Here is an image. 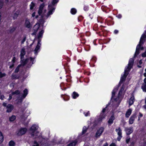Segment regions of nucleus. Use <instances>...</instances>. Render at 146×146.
I'll return each mask as SVG.
<instances>
[{
    "label": "nucleus",
    "mask_w": 146,
    "mask_h": 146,
    "mask_svg": "<svg viewBox=\"0 0 146 146\" xmlns=\"http://www.w3.org/2000/svg\"><path fill=\"white\" fill-rule=\"evenodd\" d=\"M7 109L6 111L7 112H10L13 109L14 107L12 105L9 104L7 106Z\"/></svg>",
    "instance_id": "dca6fc26"
},
{
    "label": "nucleus",
    "mask_w": 146,
    "mask_h": 146,
    "mask_svg": "<svg viewBox=\"0 0 146 146\" xmlns=\"http://www.w3.org/2000/svg\"><path fill=\"white\" fill-rule=\"evenodd\" d=\"M54 142L53 143V144H52V145H54V144H55V143H60V142H59V143L57 142V141H56V140H55V141H54Z\"/></svg>",
    "instance_id": "5fc2aeb1"
},
{
    "label": "nucleus",
    "mask_w": 146,
    "mask_h": 146,
    "mask_svg": "<svg viewBox=\"0 0 146 146\" xmlns=\"http://www.w3.org/2000/svg\"><path fill=\"white\" fill-rule=\"evenodd\" d=\"M73 98L74 99H75L76 97H78L79 96L78 94L76 93V92H73L72 95Z\"/></svg>",
    "instance_id": "a878e982"
},
{
    "label": "nucleus",
    "mask_w": 146,
    "mask_h": 146,
    "mask_svg": "<svg viewBox=\"0 0 146 146\" xmlns=\"http://www.w3.org/2000/svg\"><path fill=\"white\" fill-rule=\"evenodd\" d=\"M59 0H53L52 1V4L53 5H54Z\"/></svg>",
    "instance_id": "ea45409f"
},
{
    "label": "nucleus",
    "mask_w": 146,
    "mask_h": 146,
    "mask_svg": "<svg viewBox=\"0 0 146 146\" xmlns=\"http://www.w3.org/2000/svg\"><path fill=\"white\" fill-rule=\"evenodd\" d=\"M105 117V115H102L98 119V121L99 122L101 121L102 119L104 118Z\"/></svg>",
    "instance_id": "473e14b6"
},
{
    "label": "nucleus",
    "mask_w": 146,
    "mask_h": 146,
    "mask_svg": "<svg viewBox=\"0 0 146 146\" xmlns=\"http://www.w3.org/2000/svg\"><path fill=\"white\" fill-rule=\"evenodd\" d=\"M131 110L130 109H129L126 113V117H128L131 115Z\"/></svg>",
    "instance_id": "b1692460"
},
{
    "label": "nucleus",
    "mask_w": 146,
    "mask_h": 146,
    "mask_svg": "<svg viewBox=\"0 0 146 146\" xmlns=\"http://www.w3.org/2000/svg\"><path fill=\"white\" fill-rule=\"evenodd\" d=\"M134 62V60L133 58H131L129 61L128 64V66L127 68L125 69L124 71V74L123 76H122L121 79L119 84L122 83L124 81L128 74V72L132 68Z\"/></svg>",
    "instance_id": "f257e3e1"
},
{
    "label": "nucleus",
    "mask_w": 146,
    "mask_h": 146,
    "mask_svg": "<svg viewBox=\"0 0 146 146\" xmlns=\"http://www.w3.org/2000/svg\"><path fill=\"white\" fill-rule=\"evenodd\" d=\"M76 10L74 8L72 9L71 10V12L73 14H75L76 13Z\"/></svg>",
    "instance_id": "c9c22d12"
},
{
    "label": "nucleus",
    "mask_w": 146,
    "mask_h": 146,
    "mask_svg": "<svg viewBox=\"0 0 146 146\" xmlns=\"http://www.w3.org/2000/svg\"><path fill=\"white\" fill-rule=\"evenodd\" d=\"M141 88L143 91L146 92V84H143L141 86Z\"/></svg>",
    "instance_id": "cd10ccee"
},
{
    "label": "nucleus",
    "mask_w": 146,
    "mask_h": 146,
    "mask_svg": "<svg viewBox=\"0 0 146 146\" xmlns=\"http://www.w3.org/2000/svg\"><path fill=\"white\" fill-rule=\"evenodd\" d=\"M6 75V74L5 73H2L1 71H0V78H1L5 76Z\"/></svg>",
    "instance_id": "e433bc0d"
},
{
    "label": "nucleus",
    "mask_w": 146,
    "mask_h": 146,
    "mask_svg": "<svg viewBox=\"0 0 146 146\" xmlns=\"http://www.w3.org/2000/svg\"><path fill=\"white\" fill-rule=\"evenodd\" d=\"M135 142L134 141L132 142L130 145V146H134Z\"/></svg>",
    "instance_id": "603ef678"
},
{
    "label": "nucleus",
    "mask_w": 146,
    "mask_h": 146,
    "mask_svg": "<svg viewBox=\"0 0 146 146\" xmlns=\"http://www.w3.org/2000/svg\"><path fill=\"white\" fill-rule=\"evenodd\" d=\"M33 146H40V144L39 145L36 141H34L33 145Z\"/></svg>",
    "instance_id": "a19ab883"
},
{
    "label": "nucleus",
    "mask_w": 146,
    "mask_h": 146,
    "mask_svg": "<svg viewBox=\"0 0 146 146\" xmlns=\"http://www.w3.org/2000/svg\"><path fill=\"white\" fill-rule=\"evenodd\" d=\"M16 119V117L14 115H12L9 117V120L10 121H13Z\"/></svg>",
    "instance_id": "7c9ffc66"
},
{
    "label": "nucleus",
    "mask_w": 146,
    "mask_h": 146,
    "mask_svg": "<svg viewBox=\"0 0 146 146\" xmlns=\"http://www.w3.org/2000/svg\"><path fill=\"white\" fill-rule=\"evenodd\" d=\"M108 105H107L106 107V108H104V109H103V110H102V112L103 113H104L105 112V111H106V108L107 107H108Z\"/></svg>",
    "instance_id": "de8ad7c7"
},
{
    "label": "nucleus",
    "mask_w": 146,
    "mask_h": 146,
    "mask_svg": "<svg viewBox=\"0 0 146 146\" xmlns=\"http://www.w3.org/2000/svg\"><path fill=\"white\" fill-rule=\"evenodd\" d=\"M143 115L141 113H139V117L138 120H139L140 119V117H141Z\"/></svg>",
    "instance_id": "864d4df0"
},
{
    "label": "nucleus",
    "mask_w": 146,
    "mask_h": 146,
    "mask_svg": "<svg viewBox=\"0 0 146 146\" xmlns=\"http://www.w3.org/2000/svg\"><path fill=\"white\" fill-rule=\"evenodd\" d=\"M47 140L43 139L40 142V146H48Z\"/></svg>",
    "instance_id": "f8f14e48"
},
{
    "label": "nucleus",
    "mask_w": 146,
    "mask_h": 146,
    "mask_svg": "<svg viewBox=\"0 0 146 146\" xmlns=\"http://www.w3.org/2000/svg\"><path fill=\"white\" fill-rule=\"evenodd\" d=\"M44 3H42L40 5L39 8L38 13L39 15L41 16H45L46 15V12L47 10L44 8Z\"/></svg>",
    "instance_id": "7ed1b4c3"
},
{
    "label": "nucleus",
    "mask_w": 146,
    "mask_h": 146,
    "mask_svg": "<svg viewBox=\"0 0 146 146\" xmlns=\"http://www.w3.org/2000/svg\"><path fill=\"white\" fill-rule=\"evenodd\" d=\"M3 1L0 0V9L2 8L3 6Z\"/></svg>",
    "instance_id": "79ce46f5"
},
{
    "label": "nucleus",
    "mask_w": 146,
    "mask_h": 146,
    "mask_svg": "<svg viewBox=\"0 0 146 146\" xmlns=\"http://www.w3.org/2000/svg\"><path fill=\"white\" fill-rule=\"evenodd\" d=\"M26 53V52L25 50V49L24 48H22L21 51V59L22 60V59L24 58V56Z\"/></svg>",
    "instance_id": "a211bd4d"
},
{
    "label": "nucleus",
    "mask_w": 146,
    "mask_h": 146,
    "mask_svg": "<svg viewBox=\"0 0 146 146\" xmlns=\"http://www.w3.org/2000/svg\"><path fill=\"white\" fill-rule=\"evenodd\" d=\"M35 13H36L35 12H34L33 13V14H32V17H34L35 16Z\"/></svg>",
    "instance_id": "13d9d810"
},
{
    "label": "nucleus",
    "mask_w": 146,
    "mask_h": 146,
    "mask_svg": "<svg viewBox=\"0 0 146 146\" xmlns=\"http://www.w3.org/2000/svg\"><path fill=\"white\" fill-rule=\"evenodd\" d=\"M40 27V25L39 24H36L33 27L34 32L32 34L33 35H35L36 33Z\"/></svg>",
    "instance_id": "6e6552de"
},
{
    "label": "nucleus",
    "mask_w": 146,
    "mask_h": 146,
    "mask_svg": "<svg viewBox=\"0 0 146 146\" xmlns=\"http://www.w3.org/2000/svg\"><path fill=\"white\" fill-rule=\"evenodd\" d=\"M12 94L11 95V94H10L9 95V98L8 99V100H10L12 98Z\"/></svg>",
    "instance_id": "3c124183"
},
{
    "label": "nucleus",
    "mask_w": 146,
    "mask_h": 146,
    "mask_svg": "<svg viewBox=\"0 0 146 146\" xmlns=\"http://www.w3.org/2000/svg\"><path fill=\"white\" fill-rule=\"evenodd\" d=\"M134 101V97L133 96L131 97L129 99V105L131 106L133 104V103Z\"/></svg>",
    "instance_id": "412c9836"
},
{
    "label": "nucleus",
    "mask_w": 146,
    "mask_h": 146,
    "mask_svg": "<svg viewBox=\"0 0 146 146\" xmlns=\"http://www.w3.org/2000/svg\"><path fill=\"white\" fill-rule=\"evenodd\" d=\"M26 37L24 36L23 39L22 40V41H21V43L22 44H23L24 43V42L26 40Z\"/></svg>",
    "instance_id": "c03bdc74"
},
{
    "label": "nucleus",
    "mask_w": 146,
    "mask_h": 146,
    "mask_svg": "<svg viewBox=\"0 0 146 146\" xmlns=\"http://www.w3.org/2000/svg\"><path fill=\"white\" fill-rule=\"evenodd\" d=\"M125 131L127 135H129L133 131V127L126 128H125Z\"/></svg>",
    "instance_id": "2eb2a0df"
},
{
    "label": "nucleus",
    "mask_w": 146,
    "mask_h": 146,
    "mask_svg": "<svg viewBox=\"0 0 146 146\" xmlns=\"http://www.w3.org/2000/svg\"><path fill=\"white\" fill-rule=\"evenodd\" d=\"M15 59H16L15 57H14L13 58V59L12 60V61L13 62V63H14L15 62Z\"/></svg>",
    "instance_id": "6e6d98bb"
},
{
    "label": "nucleus",
    "mask_w": 146,
    "mask_h": 146,
    "mask_svg": "<svg viewBox=\"0 0 146 146\" xmlns=\"http://www.w3.org/2000/svg\"><path fill=\"white\" fill-rule=\"evenodd\" d=\"M130 138H129L126 139V141L127 143H128L130 141Z\"/></svg>",
    "instance_id": "8fccbe9b"
},
{
    "label": "nucleus",
    "mask_w": 146,
    "mask_h": 146,
    "mask_svg": "<svg viewBox=\"0 0 146 146\" xmlns=\"http://www.w3.org/2000/svg\"><path fill=\"white\" fill-rule=\"evenodd\" d=\"M115 131L117 132V134L118 135V137L117 138V139L119 141L121 138L122 137V132L121 130L120 127H119L118 129H115Z\"/></svg>",
    "instance_id": "1a4fd4ad"
},
{
    "label": "nucleus",
    "mask_w": 146,
    "mask_h": 146,
    "mask_svg": "<svg viewBox=\"0 0 146 146\" xmlns=\"http://www.w3.org/2000/svg\"><path fill=\"white\" fill-rule=\"evenodd\" d=\"M35 58H33L32 57H30V61L31 62H32V63L31 64V65L33 64V62L34 61V59H35Z\"/></svg>",
    "instance_id": "a18cd8bd"
},
{
    "label": "nucleus",
    "mask_w": 146,
    "mask_h": 146,
    "mask_svg": "<svg viewBox=\"0 0 146 146\" xmlns=\"http://www.w3.org/2000/svg\"><path fill=\"white\" fill-rule=\"evenodd\" d=\"M28 92V90L27 88L25 89L23 91V94L22 96L20 97V96H19L17 97V104L19 103H21L22 102L23 100L25 98L27 95Z\"/></svg>",
    "instance_id": "20e7f679"
},
{
    "label": "nucleus",
    "mask_w": 146,
    "mask_h": 146,
    "mask_svg": "<svg viewBox=\"0 0 146 146\" xmlns=\"http://www.w3.org/2000/svg\"><path fill=\"white\" fill-rule=\"evenodd\" d=\"M117 17L119 18H120L121 17V15H119L117 16Z\"/></svg>",
    "instance_id": "e2e57ef3"
},
{
    "label": "nucleus",
    "mask_w": 146,
    "mask_h": 146,
    "mask_svg": "<svg viewBox=\"0 0 146 146\" xmlns=\"http://www.w3.org/2000/svg\"><path fill=\"white\" fill-rule=\"evenodd\" d=\"M27 131V129L26 128H22L20 129L17 133V134L19 136L24 135L26 133Z\"/></svg>",
    "instance_id": "9d476101"
},
{
    "label": "nucleus",
    "mask_w": 146,
    "mask_h": 146,
    "mask_svg": "<svg viewBox=\"0 0 146 146\" xmlns=\"http://www.w3.org/2000/svg\"><path fill=\"white\" fill-rule=\"evenodd\" d=\"M4 98V96L3 95H2L0 96V99L2 100H3Z\"/></svg>",
    "instance_id": "09e8293b"
},
{
    "label": "nucleus",
    "mask_w": 146,
    "mask_h": 146,
    "mask_svg": "<svg viewBox=\"0 0 146 146\" xmlns=\"http://www.w3.org/2000/svg\"><path fill=\"white\" fill-rule=\"evenodd\" d=\"M77 141L76 140H75L74 141L70 143L68 145V146H74L77 143Z\"/></svg>",
    "instance_id": "bb28decb"
},
{
    "label": "nucleus",
    "mask_w": 146,
    "mask_h": 146,
    "mask_svg": "<svg viewBox=\"0 0 146 146\" xmlns=\"http://www.w3.org/2000/svg\"><path fill=\"white\" fill-rule=\"evenodd\" d=\"M139 63L140 64H142V60H140L139 62Z\"/></svg>",
    "instance_id": "69168bd1"
},
{
    "label": "nucleus",
    "mask_w": 146,
    "mask_h": 146,
    "mask_svg": "<svg viewBox=\"0 0 146 146\" xmlns=\"http://www.w3.org/2000/svg\"><path fill=\"white\" fill-rule=\"evenodd\" d=\"M19 11H17L15 13L13 16V18L14 19L17 18V17L18 16L19 14Z\"/></svg>",
    "instance_id": "393cba45"
},
{
    "label": "nucleus",
    "mask_w": 146,
    "mask_h": 146,
    "mask_svg": "<svg viewBox=\"0 0 146 146\" xmlns=\"http://www.w3.org/2000/svg\"><path fill=\"white\" fill-rule=\"evenodd\" d=\"M44 32V31L43 30H42L40 32H39L37 38L38 40H40V42H41V38L42 37V36Z\"/></svg>",
    "instance_id": "6ab92c4d"
},
{
    "label": "nucleus",
    "mask_w": 146,
    "mask_h": 146,
    "mask_svg": "<svg viewBox=\"0 0 146 146\" xmlns=\"http://www.w3.org/2000/svg\"><path fill=\"white\" fill-rule=\"evenodd\" d=\"M54 10L55 8H53L48 11L47 13V15L45 16H41L40 19L39 20V23L40 24L43 25L45 22V20L47 19L50 15L52 14V12Z\"/></svg>",
    "instance_id": "f03ea898"
},
{
    "label": "nucleus",
    "mask_w": 146,
    "mask_h": 146,
    "mask_svg": "<svg viewBox=\"0 0 146 146\" xmlns=\"http://www.w3.org/2000/svg\"><path fill=\"white\" fill-rule=\"evenodd\" d=\"M38 127L36 125H33L30 129V131L32 132L31 136L33 137L34 136L35 134L33 133L38 128Z\"/></svg>",
    "instance_id": "39448f33"
},
{
    "label": "nucleus",
    "mask_w": 146,
    "mask_h": 146,
    "mask_svg": "<svg viewBox=\"0 0 146 146\" xmlns=\"http://www.w3.org/2000/svg\"><path fill=\"white\" fill-rule=\"evenodd\" d=\"M29 60V58H27L24 60V58H23L22 60H21L22 62H21V64L20 65H21V66H24L27 63Z\"/></svg>",
    "instance_id": "f3484780"
},
{
    "label": "nucleus",
    "mask_w": 146,
    "mask_h": 146,
    "mask_svg": "<svg viewBox=\"0 0 146 146\" xmlns=\"http://www.w3.org/2000/svg\"><path fill=\"white\" fill-rule=\"evenodd\" d=\"M115 92H112V97H113L115 95Z\"/></svg>",
    "instance_id": "bf43d9fd"
},
{
    "label": "nucleus",
    "mask_w": 146,
    "mask_h": 146,
    "mask_svg": "<svg viewBox=\"0 0 146 146\" xmlns=\"http://www.w3.org/2000/svg\"><path fill=\"white\" fill-rule=\"evenodd\" d=\"M143 84H146V78H145L144 80V83Z\"/></svg>",
    "instance_id": "052dcab7"
},
{
    "label": "nucleus",
    "mask_w": 146,
    "mask_h": 146,
    "mask_svg": "<svg viewBox=\"0 0 146 146\" xmlns=\"http://www.w3.org/2000/svg\"><path fill=\"white\" fill-rule=\"evenodd\" d=\"M40 40H38V43L37 46H36L35 49L34 50L35 53L37 54V51L40 48V46L41 44L40 43Z\"/></svg>",
    "instance_id": "ddd939ff"
},
{
    "label": "nucleus",
    "mask_w": 146,
    "mask_h": 146,
    "mask_svg": "<svg viewBox=\"0 0 146 146\" xmlns=\"http://www.w3.org/2000/svg\"><path fill=\"white\" fill-rule=\"evenodd\" d=\"M11 77L13 79H18L19 78V76L14 74H13L11 75Z\"/></svg>",
    "instance_id": "5701e85b"
},
{
    "label": "nucleus",
    "mask_w": 146,
    "mask_h": 146,
    "mask_svg": "<svg viewBox=\"0 0 146 146\" xmlns=\"http://www.w3.org/2000/svg\"><path fill=\"white\" fill-rule=\"evenodd\" d=\"M124 85H123L121 88V89L119 91V94H120L121 92L123 90H124Z\"/></svg>",
    "instance_id": "37998d69"
},
{
    "label": "nucleus",
    "mask_w": 146,
    "mask_h": 146,
    "mask_svg": "<svg viewBox=\"0 0 146 146\" xmlns=\"http://www.w3.org/2000/svg\"><path fill=\"white\" fill-rule=\"evenodd\" d=\"M142 56L143 57H146V51H145V52L143 53L142 54Z\"/></svg>",
    "instance_id": "49530a36"
},
{
    "label": "nucleus",
    "mask_w": 146,
    "mask_h": 146,
    "mask_svg": "<svg viewBox=\"0 0 146 146\" xmlns=\"http://www.w3.org/2000/svg\"><path fill=\"white\" fill-rule=\"evenodd\" d=\"M35 6V4L33 2L31 3V4L30 5V9L32 10L33 9L34 7Z\"/></svg>",
    "instance_id": "4c0bfd02"
},
{
    "label": "nucleus",
    "mask_w": 146,
    "mask_h": 146,
    "mask_svg": "<svg viewBox=\"0 0 146 146\" xmlns=\"http://www.w3.org/2000/svg\"><path fill=\"white\" fill-rule=\"evenodd\" d=\"M20 93V92L18 90L15 91V92L12 93V95H14L15 94L18 95Z\"/></svg>",
    "instance_id": "c85d7f7f"
},
{
    "label": "nucleus",
    "mask_w": 146,
    "mask_h": 146,
    "mask_svg": "<svg viewBox=\"0 0 146 146\" xmlns=\"http://www.w3.org/2000/svg\"><path fill=\"white\" fill-rule=\"evenodd\" d=\"M9 146H14L15 145V142L13 141H10L9 143Z\"/></svg>",
    "instance_id": "f704fd0d"
},
{
    "label": "nucleus",
    "mask_w": 146,
    "mask_h": 146,
    "mask_svg": "<svg viewBox=\"0 0 146 146\" xmlns=\"http://www.w3.org/2000/svg\"><path fill=\"white\" fill-rule=\"evenodd\" d=\"M108 144L107 143H106L105 144H104L103 146H108Z\"/></svg>",
    "instance_id": "774afa93"
},
{
    "label": "nucleus",
    "mask_w": 146,
    "mask_h": 146,
    "mask_svg": "<svg viewBox=\"0 0 146 146\" xmlns=\"http://www.w3.org/2000/svg\"><path fill=\"white\" fill-rule=\"evenodd\" d=\"M21 66V65H19L15 70V73H17L19 71V68Z\"/></svg>",
    "instance_id": "2f4dec72"
},
{
    "label": "nucleus",
    "mask_w": 146,
    "mask_h": 146,
    "mask_svg": "<svg viewBox=\"0 0 146 146\" xmlns=\"http://www.w3.org/2000/svg\"><path fill=\"white\" fill-rule=\"evenodd\" d=\"M146 38V35L145 34H143L141 38L139 44L141 45L143 44L145 42Z\"/></svg>",
    "instance_id": "9b49d317"
},
{
    "label": "nucleus",
    "mask_w": 146,
    "mask_h": 146,
    "mask_svg": "<svg viewBox=\"0 0 146 146\" xmlns=\"http://www.w3.org/2000/svg\"><path fill=\"white\" fill-rule=\"evenodd\" d=\"M87 129H88V128L86 127H84L83 128L82 132V134H84L86 132L87 130Z\"/></svg>",
    "instance_id": "72a5a7b5"
},
{
    "label": "nucleus",
    "mask_w": 146,
    "mask_h": 146,
    "mask_svg": "<svg viewBox=\"0 0 146 146\" xmlns=\"http://www.w3.org/2000/svg\"><path fill=\"white\" fill-rule=\"evenodd\" d=\"M114 33H115V34H116L117 33H118V31L117 30H115V31H114Z\"/></svg>",
    "instance_id": "338daca9"
},
{
    "label": "nucleus",
    "mask_w": 146,
    "mask_h": 146,
    "mask_svg": "<svg viewBox=\"0 0 146 146\" xmlns=\"http://www.w3.org/2000/svg\"><path fill=\"white\" fill-rule=\"evenodd\" d=\"M141 45L139 44L137 45L136 48V52L134 56V57H136V56L139 53V50L140 49L141 50H143V47H141Z\"/></svg>",
    "instance_id": "0eeeda50"
},
{
    "label": "nucleus",
    "mask_w": 146,
    "mask_h": 146,
    "mask_svg": "<svg viewBox=\"0 0 146 146\" xmlns=\"http://www.w3.org/2000/svg\"><path fill=\"white\" fill-rule=\"evenodd\" d=\"M110 146H115V144L112 143L110 145Z\"/></svg>",
    "instance_id": "0e129e2a"
},
{
    "label": "nucleus",
    "mask_w": 146,
    "mask_h": 146,
    "mask_svg": "<svg viewBox=\"0 0 146 146\" xmlns=\"http://www.w3.org/2000/svg\"><path fill=\"white\" fill-rule=\"evenodd\" d=\"M3 137L1 132H0V143L3 141Z\"/></svg>",
    "instance_id": "c756f323"
},
{
    "label": "nucleus",
    "mask_w": 146,
    "mask_h": 146,
    "mask_svg": "<svg viewBox=\"0 0 146 146\" xmlns=\"http://www.w3.org/2000/svg\"><path fill=\"white\" fill-rule=\"evenodd\" d=\"M104 129V128L103 127H100L99 129L97 131L96 134V137H99L102 134Z\"/></svg>",
    "instance_id": "423d86ee"
},
{
    "label": "nucleus",
    "mask_w": 146,
    "mask_h": 146,
    "mask_svg": "<svg viewBox=\"0 0 146 146\" xmlns=\"http://www.w3.org/2000/svg\"><path fill=\"white\" fill-rule=\"evenodd\" d=\"M15 29H15V27H13V28H11L9 30L10 33H12L14 31H15Z\"/></svg>",
    "instance_id": "58836bf2"
},
{
    "label": "nucleus",
    "mask_w": 146,
    "mask_h": 146,
    "mask_svg": "<svg viewBox=\"0 0 146 146\" xmlns=\"http://www.w3.org/2000/svg\"><path fill=\"white\" fill-rule=\"evenodd\" d=\"M25 26L28 28H29L32 27L29 20L27 19H25Z\"/></svg>",
    "instance_id": "4468645a"
},
{
    "label": "nucleus",
    "mask_w": 146,
    "mask_h": 146,
    "mask_svg": "<svg viewBox=\"0 0 146 146\" xmlns=\"http://www.w3.org/2000/svg\"><path fill=\"white\" fill-rule=\"evenodd\" d=\"M114 119L115 117L113 115H112L111 117L108 121V123L110 125L113 123Z\"/></svg>",
    "instance_id": "4be33fe9"
},
{
    "label": "nucleus",
    "mask_w": 146,
    "mask_h": 146,
    "mask_svg": "<svg viewBox=\"0 0 146 146\" xmlns=\"http://www.w3.org/2000/svg\"><path fill=\"white\" fill-rule=\"evenodd\" d=\"M14 66V64H13L11 65L10 66L9 68H12Z\"/></svg>",
    "instance_id": "680f3d73"
},
{
    "label": "nucleus",
    "mask_w": 146,
    "mask_h": 146,
    "mask_svg": "<svg viewBox=\"0 0 146 146\" xmlns=\"http://www.w3.org/2000/svg\"><path fill=\"white\" fill-rule=\"evenodd\" d=\"M135 116L136 115L134 114L131 117L129 120V123L130 124H132L133 123Z\"/></svg>",
    "instance_id": "aec40b11"
},
{
    "label": "nucleus",
    "mask_w": 146,
    "mask_h": 146,
    "mask_svg": "<svg viewBox=\"0 0 146 146\" xmlns=\"http://www.w3.org/2000/svg\"><path fill=\"white\" fill-rule=\"evenodd\" d=\"M3 106L5 107L7 106V103L5 102H4L3 104Z\"/></svg>",
    "instance_id": "4d7b16f0"
}]
</instances>
